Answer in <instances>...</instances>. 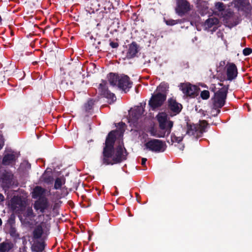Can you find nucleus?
Returning a JSON list of instances; mask_svg holds the SVG:
<instances>
[{
	"instance_id": "obj_27",
	"label": "nucleus",
	"mask_w": 252,
	"mask_h": 252,
	"mask_svg": "<svg viewBox=\"0 0 252 252\" xmlns=\"http://www.w3.org/2000/svg\"><path fill=\"white\" fill-rule=\"evenodd\" d=\"M43 180L47 184H51L53 182V177L51 173H44L43 175Z\"/></svg>"
},
{
	"instance_id": "obj_2",
	"label": "nucleus",
	"mask_w": 252,
	"mask_h": 252,
	"mask_svg": "<svg viewBox=\"0 0 252 252\" xmlns=\"http://www.w3.org/2000/svg\"><path fill=\"white\" fill-rule=\"evenodd\" d=\"M185 118L186 121V134L195 139L201 137L206 132V128L208 125L207 121L199 120V123L194 124L190 122L188 117H185Z\"/></svg>"
},
{
	"instance_id": "obj_22",
	"label": "nucleus",
	"mask_w": 252,
	"mask_h": 252,
	"mask_svg": "<svg viewBox=\"0 0 252 252\" xmlns=\"http://www.w3.org/2000/svg\"><path fill=\"white\" fill-rule=\"evenodd\" d=\"M43 233L42 227L40 225H37L33 231V236L34 239H38L41 237Z\"/></svg>"
},
{
	"instance_id": "obj_33",
	"label": "nucleus",
	"mask_w": 252,
	"mask_h": 252,
	"mask_svg": "<svg viewBox=\"0 0 252 252\" xmlns=\"http://www.w3.org/2000/svg\"><path fill=\"white\" fill-rule=\"evenodd\" d=\"M200 96L203 99H207L210 97V93L207 90L203 91L201 92Z\"/></svg>"
},
{
	"instance_id": "obj_10",
	"label": "nucleus",
	"mask_w": 252,
	"mask_h": 252,
	"mask_svg": "<svg viewBox=\"0 0 252 252\" xmlns=\"http://www.w3.org/2000/svg\"><path fill=\"white\" fill-rule=\"evenodd\" d=\"M49 206L48 199L46 197H41L35 201L33 207L36 211L39 210L41 213H44Z\"/></svg>"
},
{
	"instance_id": "obj_11",
	"label": "nucleus",
	"mask_w": 252,
	"mask_h": 252,
	"mask_svg": "<svg viewBox=\"0 0 252 252\" xmlns=\"http://www.w3.org/2000/svg\"><path fill=\"white\" fill-rule=\"evenodd\" d=\"M216 8L220 11H222L221 15L223 18V20L225 21L226 23L230 22L233 18V14L230 11H224L223 4L221 2H217L215 5Z\"/></svg>"
},
{
	"instance_id": "obj_50",
	"label": "nucleus",
	"mask_w": 252,
	"mask_h": 252,
	"mask_svg": "<svg viewBox=\"0 0 252 252\" xmlns=\"http://www.w3.org/2000/svg\"><path fill=\"white\" fill-rule=\"evenodd\" d=\"M104 108V106H101L100 109H102V108Z\"/></svg>"
},
{
	"instance_id": "obj_54",
	"label": "nucleus",
	"mask_w": 252,
	"mask_h": 252,
	"mask_svg": "<svg viewBox=\"0 0 252 252\" xmlns=\"http://www.w3.org/2000/svg\"><path fill=\"white\" fill-rule=\"evenodd\" d=\"M1 240V238H0V241Z\"/></svg>"
},
{
	"instance_id": "obj_32",
	"label": "nucleus",
	"mask_w": 252,
	"mask_h": 252,
	"mask_svg": "<svg viewBox=\"0 0 252 252\" xmlns=\"http://www.w3.org/2000/svg\"><path fill=\"white\" fill-rule=\"evenodd\" d=\"M171 141L173 143L174 142H177L178 143H179L180 142H181L183 139V136H176L175 135H171Z\"/></svg>"
},
{
	"instance_id": "obj_23",
	"label": "nucleus",
	"mask_w": 252,
	"mask_h": 252,
	"mask_svg": "<svg viewBox=\"0 0 252 252\" xmlns=\"http://www.w3.org/2000/svg\"><path fill=\"white\" fill-rule=\"evenodd\" d=\"M149 132L151 135L158 138L164 137L166 135L165 131H163L162 130L161 131H158L154 127H152Z\"/></svg>"
},
{
	"instance_id": "obj_6",
	"label": "nucleus",
	"mask_w": 252,
	"mask_h": 252,
	"mask_svg": "<svg viewBox=\"0 0 252 252\" xmlns=\"http://www.w3.org/2000/svg\"><path fill=\"white\" fill-rule=\"evenodd\" d=\"M157 120L159 123V127L161 130L167 132L169 135L171 132V129L173 127V123L171 121H167V115L165 112L159 113L157 115Z\"/></svg>"
},
{
	"instance_id": "obj_19",
	"label": "nucleus",
	"mask_w": 252,
	"mask_h": 252,
	"mask_svg": "<svg viewBox=\"0 0 252 252\" xmlns=\"http://www.w3.org/2000/svg\"><path fill=\"white\" fill-rule=\"evenodd\" d=\"M13 247L12 243L3 242L0 244V252H9Z\"/></svg>"
},
{
	"instance_id": "obj_43",
	"label": "nucleus",
	"mask_w": 252,
	"mask_h": 252,
	"mask_svg": "<svg viewBox=\"0 0 252 252\" xmlns=\"http://www.w3.org/2000/svg\"><path fill=\"white\" fill-rule=\"evenodd\" d=\"M93 9H94V10L97 11V10H98V8H97V7H94V8H93Z\"/></svg>"
},
{
	"instance_id": "obj_13",
	"label": "nucleus",
	"mask_w": 252,
	"mask_h": 252,
	"mask_svg": "<svg viewBox=\"0 0 252 252\" xmlns=\"http://www.w3.org/2000/svg\"><path fill=\"white\" fill-rule=\"evenodd\" d=\"M106 83L103 82L99 84V90L101 92L102 94L111 101H114L116 99V97L114 94L110 92L106 87Z\"/></svg>"
},
{
	"instance_id": "obj_20",
	"label": "nucleus",
	"mask_w": 252,
	"mask_h": 252,
	"mask_svg": "<svg viewBox=\"0 0 252 252\" xmlns=\"http://www.w3.org/2000/svg\"><path fill=\"white\" fill-rule=\"evenodd\" d=\"M10 236L13 238V242L16 243L20 239V234L17 232L14 226H10L9 230Z\"/></svg>"
},
{
	"instance_id": "obj_18",
	"label": "nucleus",
	"mask_w": 252,
	"mask_h": 252,
	"mask_svg": "<svg viewBox=\"0 0 252 252\" xmlns=\"http://www.w3.org/2000/svg\"><path fill=\"white\" fill-rule=\"evenodd\" d=\"M15 160V156L12 154H7L5 155L2 160V163L3 165H9Z\"/></svg>"
},
{
	"instance_id": "obj_37",
	"label": "nucleus",
	"mask_w": 252,
	"mask_h": 252,
	"mask_svg": "<svg viewBox=\"0 0 252 252\" xmlns=\"http://www.w3.org/2000/svg\"><path fill=\"white\" fill-rule=\"evenodd\" d=\"M119 126H120V129L122 131V133H123L124 131V126H126L125 123L123 122L118 123Z\"/></svg>"
},
{
	"instance_id": "obj_41",
	"label": "nucleus",
	"mask_w": 252,
	"mask_h": 252,
	"mask_svg": "<svg viewBox=\"0 0 252 252\" xmlns=\"http://www.w3.org/2000/svg\"><path fill=\"white\" fill-rule=\"evenodd\" d=\"M4 199V196L3 195L0 193V201H2Z\"/></svg>"
},
{
	"instance_id": "obj_47",
	"label": "nucleus",
	"mask_w": 252,
	"mask_h": 252,
	"mask_svg": "<svg viewBox=\"0 0 252 252\" xmlns=\"http://www.w3.org/2000/svg\"><path fill=\"white\" fill-rule=\"evenodd\" d=\"M137 198H138V194L137 193H135Z\"/></svg>"
},
{
	"instance_id": "obj_42",
	"label": "nucleus",
	"mask_w": 252,
	"mask_h": 252,
	"mask_svg": "<svg viewBox=\"0 0 252 252\" xmlns=\"http://www.w3.org/2000/svg\"><path fill=\"white\" fill-rule=\"evenodd\" d=\"M68 114H68V113H64V114H63V116L64 117H68V116H66V115H68Z\"/></svg>"
},
{
	"instance_id": "obj_45",
	"label": "nucleus",
	"mask_w": 252,
	"mask_h": 252,
	"mask_svg": "<svg viewBox=\"0 0 252 252\" xmlns=\"http://www.w3.org/2000/svg\"><path fill=\"white\" fill-rule=\"evenodd\" d=\"M174 112H176V114H179L181 111H174Z\"/></svg>"
},
{
	"instance_id": "obj_25",
	"label": "nucleus",
	"mask_w": 252,
	"mask_h": 252,
	"mask_svg": "<svg viewBox=\"0 0 252 252\" xmlns=\"http://www.w3.org/2000/svg\"><path fill=\"white\" fill-rule=\"evenodd\" d=\"M219 24V20L216 18H211L208 19L205 22V26L208 28H211L213 25Z\"/></svg>"
},
{
	"instance_id": "obj_3",
	"label": "nucleus",
	"mask_w": 252,
	"mask_h": 252,
	"mask_svg": "<svg viewBox=\"0 0 252 252\" xmlns=\"http://www.w3.org/2000/svg\"><path fill=\"white\" fill-rule=\"evenodd\" d=\"M163 85H160L149 101V105L152 109H156L161 106L166 99V95L162 90Z\"/></svg>"
},
{
	"instance_id": "obj_31",
	"label": "nucleus",
	"mask_w": 252,
	"mask_h": 252,
	"mask_svg": "<svg viewBox=\"0 0 252 252\" xmlns=\"http://www.w3.org/2000/svg\"><path fill=\"white\" fill-rule=\"evenodd\" d=\"M15 219L16 216L15 214L14 213L11 214L7 220V222L10 226H14L15 223Z\"/></svg>"
},
{
	"instance_id": "obj_1",
	"label": "nucleus",
	"mask_w": 252,
	"mask_h": 252,
	"mask_svg": "<svg viewBox=\"0 0 252 252\" xmlns=\"http://www.w3.org/2000/svg\"><path fill=\"white\" fill-rule=\"evenodd\" d=\"M117 130H112L107 135L102 152V163L105 165H113L122 162L127 159L128 152L124 144L114 148Z\"/></svg>"
},
{
	"instance_id": "obj_48",
	"label": "nucleus",
	"mask_w": 252,
	"mask_h": 252,
	"mask_svg": "<svg viewBox=\"0 0 252 252\" xmlns=\"http://www.w3.org/2000/svg\"><path fill=\"white\" fill-rule=\"evenodd\" d=\"M137 201L138 203H140V201L139 199H138V198H137Z\"/></svg>"
},
{
	"instance_id": "obj_5",
	"label": "nucleus",
	"mask_w": 252,
	"mask_h": 252,
	"mask_svg": "<svg viewBox=\"0 0 252 252\" xmlns=\"http://www.w3.org/2000/svg\"><path fill=\"white\" fill-rule=\"evenodd\" d=\"M147 149L154 153L163 152L167 147L164 141L157 139H151L145 144Z\"/></svg>"
},
{
	"instance_id": "obj_49",
	"label": "nucleus",
	"mask_w": 252,
	"mask_h": 252,
	"mask_svg": "<svg viewBox=\"0 0 252 252\" xmlns=\"http://www.w3.org/2000/svg\"><path fill=\"white\" fill-rule=\"evenodd\" d=\"M2 146L0 144V150L2 149Z\"/></svg>"
},
{
	"instance_id": "obj_12",
	"label": "nucleus",
	"mask_w": 252,
	"mask_h": 252,
	"mask_svg": "<svg viewBox=\"0 0 252 252\" xmlns=\"http://www.w3.org/2000/svg\"><path fill=\"white\" fill-rule=\"evenodd\" d=\"M131 83L129 77L126 75H121L119 79L118 86L122 90L126 91L131 87Z\"/></svg>"
},
{
	"instance_id": "obj_52",
	"label": "nucleus",
	"mask_w": 252,
	"mask_h": 252,
	"mask_svg": "<svg viewBox=\"0 0 252 252\" xmlns=\"http://www.w3.org/2000/svg\"><path fill=\"white\" fill-rule=\"evenodd\" d=\"M96 104H97V102H96V103H94V105H96Z\"/></svg>"
},
{
	"instance_id": "obj_34",
	"label": "nucleus",
	"mask_w": 252,
	"mask_h": 252,
	"mask_svg": "<svg viewBox=\"0 0 252 252\" xmlns=\"http://www.w3.org/2000/svg\"><path fill=\"white\" fill-rule=\"evenodd\" d=\"M180 22V20H173V19H169V20H167L165 21L166 24L169 26L175 25L178 24V23H179Z\"/></svg>"
},
{
	"instance_id": "obj_44",
	"label": "nucleus",
	"mask_w": 252,
	"mask_h": 252,
	"mask_svg": "<svg viewBox=\"0 0 252 252\" xmlns=\"http://www.w3.org/2000/svg\"><path fill=\"white\" fill-rule=\"evenodd\" d=\"M184 148V146L182 145V147L180 149V150H183Z\"/></svg>"
},
{
	"instance_id": "obj_15",
	"label": "nucleus",
	"mask_w": 252,
	"mask_h": 252,
	"mask_svg": "<svg viewBox=\"0 0 252 252\" xmlns=\"http://www.w3.org/2000/svg\"><path fill=\"white\" fill-rule=\"evenodd\" d=\"M45 190L40 186L35 187L32 191V196L33 198H40L41 197H46L43 196Z\"/></svg>"
},
{
	"instance_id": "obj_28",
	"label": "nucleus",
	"mask_w": 252,
	"mask_h": 252,
	"mask_svg": "<svg viewBox=\"0 0 252 252\" xmlns=\"http://www.w3.org/2000/svg\"><path fill=\"white\" fill-rule=\"evenodd\" d=\"M94 101L93 100H89L86 103H85L84 107L86 110H89L95 108L94 106Z\"/></svg>"
},
{
	"instance_id": "obj_51",
	"label": "nucleus",
	"mask_w": 252,
	"mask_h": 252,
	"mask_svg": "<svg viewBox=\"0 0 252 252\" xmlns=\"http://www.w3.org/2000/svg\"><path fill=\"white\" fill-rule=\"evenodd\" d=\"M63 179L64 180L63 183H65V179H63Z\"/></svg>"
},
{
	"instance_id": "obj_7",
	"label": "nucleus",
	"mask_w": 252,
	"mask_h": 252,
	"mask_svg": "<svg viewBox=\"0 0 252 252\" xmlns=\"http://www.w3.org/2000/svg\"><path fill=\"white\" fill-rule=\"evenodd\" d=\"M227 95V90L222 88L215 94L212 99L214 108L220 109L225 104Z\"/></svg>"
},
{
	"instance_id": "obj_29",
	"label": "nucleus",
	"mask_w": 252,
	"mask_h": 252,
	"mask_svg": "<svg viewBox=\"0 0 252 252\" xmlns=\"http://www.w3.org/2000/svg\"><path fill=\"white\" fill-rule=\"evenodd\" d=\"M62 184V179L60 177H58L55 180L54 188L56 189H61Z\"/></svg>"
},
{
	"instance_id": "obj_14",
	"label": "nucleus",
	"mask_w": 252,
	"mask_h": 252,
	"mask_svg": "<svg viewBox=\"0 0 252 252\" xmlns=\"http://www.w3.org/2000/svg\"><path fill=\"white\" fill-rule=\"evenodd\" d=\"M237 75L236 66L234 64H230L227 66V77L229 80L234 79Z\"/></svg>"
},
{
	"instance_id": "obj_30",
	"label": "nucleus",
	"mask_w": 252,
	"mask_h": 252,
	"mask_svg": "<svg viewBox=\"0 0 252 252\" xmlns=\"http://www.w3.org/2000/svg\"><path fill=\"white\" fill-rule=\"evenodd\" d=\"M146 104V102L143 101L137 105L134 106L133 108H131L129 110H132V109H133V110H144Z\"/></svg>"
},
{
	"instance_id": "obj_16",
	"label": "nucleus",
	"mask_w": 252,
	"mask_h": 252,
	"mask_svg": "<svg viewBox=\"0 0 252 252\" xmlns=\"http://www.w3.org/2000/svg\"><path fill=\"white\" fill-rule=\"evenodd\" d=\"M138 51V47L136 44L132 43L129 45L127 56L128 58H132L137 53Z\"/></svg>"
},
{
	"instance_id": "obj_17",
	"label": "nucleus",
	"mask_w": 252,
	"mask_h": 252,
	"mask_svg": "<svg viewBox=\"0 0 252 252\" xmlns=\"http://www.w3.org/2000/svg\"><path fill=\"white\" fill-rule=\"evenodd\" d=\"M169 107L171 110H181L182 106L180 103H178L176 100L173 98L168 100Z\"/></svg>"
},
{
	"instance_id": "obj_24",
	"label": "nucleus",
	"mask_w": 252,
	"mask_h": 252,
	"mask_svg": "<svg viewBox=\"0 0 252 252\" xmlns=\"http://www.w3.org/2000/svg\"><path fill=\"white\" fill-rule=\"evenodd\" d=\"M202 112V115L207 119H211V117H216L220 111H199Z\"/></svg>"
},
{
	"instance_id": "obj_39",
	"label": "nucleus",
	"mask_w": 252,
	"mask_h": 252,
	"mask_svg": "<svg viewBox=\"0 0 252 252\" xmlns=\"http://www.w3.org/2000/svg\"><path fill=\"white\" fill-rule=\"evenodd\" d=\"M110 45L112 48H117L118 46V44L117 43L111 42Z\"/></svg>"
},
{
	"instance_id": "obj_53",
	"label": "nucleus",
	"mask_w": 252,
	"mask_h": 252,
	"mask_svg": "<svg viewBox=\"0 0 252 252\" xmlns=\"http://www.w3.org/2000/svg\"><path fill=\"white\" fill-rule=\"evenodd\" d=\"M130 112H131V111H128V112H129V114H130Z\"/></svg>"
},
{
	"instance_id": "obj_8",
	"label": "nucleus",
	"mask_w": 252,
	"mask_h": 252,
	"mask_svg": "<svg viewBox=\"0 0 252 252\" xmlns=\"http://www.w3.org/2000/svg\"><path fill=\"white\" fill-rule=\"evenodd\" d=\"M175 10L177 14L182 17L191 10V6L186 0L179 1L176 3Z\"/></svg>"
},
{
	"instance_id": "obj_36",
	"label": "nucleus",
	"mask_w": 252,
	"mask_h": 252,
	"mask_svg": "<svg viewBox=\"0 0 252 252\" xmlns=\"http://www.w3.org/2000/svg\"><path fill=\"white\" fill-rule=\"evenodd\" d=\"M37 248L39 252H42L45 248L44 244L43 243H41L37 246Z\"/></svg>"
},
{
	"instance_id": "obj_21",
	"label": "nucleus",
	"mask_w": 252,
	"mask_h": 252,
	"mask_svg": "<svg viewBox=\"0 0 252 252\" xmlns=\"http://www.w3.org/2000/svg\"><path fill=\"white\" fill-rule=\"evenodd\" d=\"M120 77V76H118L112 73H110L108 76L109 82L112 86H116L118 85Z\"/></svg>"
},
{
	"instance_id": "obj_40",
	"label": "nucleus",
	"mask_w": 252,
	"mask_h": 252,
	"mask_svg": "<svg viewBox=\"0 0 252 252\" xmlns=\"http://www.w3.org/2000/svg\"><path fill=\"white\" fill-rule=\"evenodd\" d=\"M147 160V158H142V161H141V164H142V165L144 166L145 165V164H146V162Z\"/></svg>"
},
{
	"instance_id": "obj_35",
	"label": "nucleus",
	"mask_w": 252,
	"mask_h": 252,
	"mask_svg": "<svg viewBox=\"0 0 252 252\" xmlns=\"http://www.w3.org/2000/svg\"><path fill=\"white\" fill-rule=\"evenodd\" d=\"M243 52L245 56H248L252 53V49L249 48H246L243 50Z\"/></svg>"
},
{
	"instance_id": "obj_26",
	"label": "nucleus",
	"mask_w": 252,
	"mask_h": 252,
	"mask_svg": "<svg viewBox=\"0 0 252 252\" xmlns=\"http://www.w3.org/2000/svg\"><path fill=\"white\" fill-rule=\"evenodd\" d=\"M23 216L25 218H34L35 216V215L33 213L32 208L28 207L24 213Z\"/></svg>"
},
{
	"instance_id": "obj_38",
	"label": "nucleus",
	"mask_w": 252,
	"mask_h": 252,
	"mask_svg": "<svg viewBox=\"0 0 252 252\" xmlns=\"http://www.w3.org/2000/svg\"><path fill=\"white\" fill-rule=\"evenodd\" d=\"M104 4H107L111 6L112 3V0H102Z\"/></svg>"
},
{
	"instance_id": "obj_4",
	"label": "nucleus",
	"mask_w": 252,
	"mask_h": 252,
	"mask_svg": "<svg viewBox=\"0 0 252 252\" xmlns=\"http://www.w3.org/2000/svg\"><path fill=\"white\" fill-rule=\"evenodd\" d=\"M14 175L10 169H0V184L3 189H9L14 185Z\"/></svg>"
},
{
	"instance_id": "obj_9",
	"label": "nucleus",
	"mask_w": 252,
	"mask_h": 252,
	"mask_svg": "<svg viewBox=\"0 0 252 252\" xmlns=\"http://www.w3.org/2000/svg\"><path fill=\"white\" fill-rule=\"evenodd\" d=\"M180 89L185 94L191 97L196 96L198 91V88L197 86L188 83L181 84Z\"/></svg>"
},
{
	"instance_id": "obj_46",
	"label": "nucleus",
	"mask_w": 252,
	"mask_h": 252,
	"mask_svg": "<svg viewBox=\"0 0 252 252\" xmlns=\"http://www.w3.org/2000/svg\"><path fill=\"white\" fill-rule=\"evenodd\" d=\"M2 224V220L0 218V226Z\"/></svg>"
}]
</instances>
